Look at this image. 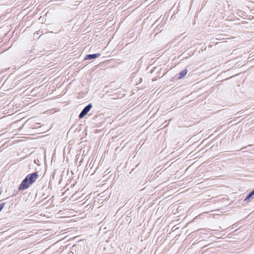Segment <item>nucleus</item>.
<instances>
[{
  "instance_id": "nucleus-1",
  "label": "nucleus",
  "mask_w": 254,
  "mask_h": 254,
  "mask_svg": "<svg viewBox=\"0 0 254 254\" xmlns=\"http://www.w3.org/2000/svg\"><path fill=\"white\" fill-rule=\"evenodd\" d=\"M37 172L29 174L26 176L19 186L18 190H23L28 189L30 185L33 184L38 178Z\"/></svg>"
},
{
  "instance_id": "nucleus-2",
  "label": "nucleus",
  "mask_w": 254,
  "mask_h": 254,
  "mask_svg": "<svg viewBox=\"0 0 254 254\" xmlns=\"http://www.w3.org/2000/svg\"><path fill=\"white\" fill-rule=\"evenodd\" d=\"M92 107V104L90 103L88 104L87 106H86L83 110L81 111L79 115V118L82 119L87 114V113L90 111V110L91 109Z\"/></svg>"
},
{
  "instance_id": "nucleus-5",
  "label": "nucleus",
  "mask_w": 254,
  "mask_h": 254,
  "mask_svg": "<svg viewBox=\"0 0 254 254\" xmlns=\"http://www.w3.org/2000/svg\"><path fill=\"white\" fill-rule=\"evenodd\" d=\"M187 69H184L182 71H181L179 74V76L178 77V79H180L181 78H182L183 77H184L187 73Z\"/></svg>"
},
{
  "instance_id": "nucleus-3",
  "label": "nucleus",
  "mask_w": 254,
  "mask_h": 254,
  "mask_svg": "<svg viewBox=\"0 0 254 254\" xmlns=\"http://www.w3.org/2000/svg\"><path fill=\"white\" fill-rule=\"evenodd\" d=\"M101 54L100 53H96V54H89L87 55L85 58V60H90L92 59H96L99 56H100Z\"/></svg>"
},
{
  "instance_id": "nucleus-6",
  "label": "nucleus",
  "mask_w": 254,
  "mask_h": 254,
  "mask_svg": "<svg viewBox=\"0 0 254 254\" xmlns=\"http://www.w3.org/2000/svg\"><path fill=\"white\" fill-rule=\"evenodd\" d=\"M4 205V203H0V212L1 211V210L3 208Z\"/></svg>"
},
{
  "instance_id": "nucleus-4",
  "label": "nucleus",
  "mask_w": 254,
  "mask_h": 254,
  "mask_svg": "<svg viewBox=\"0 0 254 254\" xmlns=\"http://www.w3.org/2000/svg\"><path fill=\"white\" fill-rule=\"evenodd\" d=\"M254 195V189L249 192L244 199V201L248 202L250 198Z\"/></svg>"
}]
</instances>
